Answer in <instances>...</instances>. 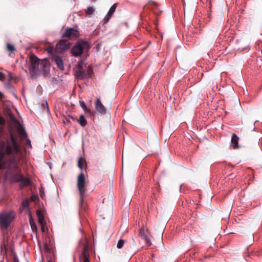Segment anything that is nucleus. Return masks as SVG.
I'll use <instances>...</instances> for the list:
<instances>
[{"instance_id":"obj_1","label":"nucleus","mask_w":262,"mask_h":262,"mask_svg":"<svg viewBox=\"0 0 262 262\" xmlns=\"http://www.w3.org/2000/svg\"><path fill=\"white\" fill-rule=\"evenodd\" d=\"M20 151V146L18 143L17 138L13 133L11 132L9 134V138L5 141H0V169L5 167V164L3 162V160L5 156H12L13 157L9 161L7 169L11 168V170L18 171L19 168L18 166V161L15 156L19 154Z\"/></svg>"},{"instance_id":"obj_27","label":"nucleus","mask_w":262,"mask_h":262,"mask_svg":"<svg viewBox=\"0 0 262 262\" xmlns=\"http://www.w3.org/2000/svg\"><path fill=\"white\" fill-rule=\"evenodd\" d=\"M46 50L49 54H52L55 49L53 46H49L46 48Z\"/></svg>"},{"instance_id":"obj_24","label":"nucleus","mask_w":262,"mask_h":262,"mask_svg":"<svg viewBox=\"0 0 262 262\" xmlns=\"http://www.w3.org/2000/svg\"><path fill=\"white\" fill-rule=\"evenodd\" d=\"M7 50L10 52H13L15 50V47L13 45L8 43L7 45Z\"/></svg>"},{"instance_id":"obj_37","label":"nucleus","mask_w":262,"mask_h":262,"mask_svg":"<svg viewBox=\"0 0 262 262\" xmlns=\"http://www.w3.org/2000/svg\"><path fill=\"white\" fill-rule=\"evenodd\" d=\"M48 262H52L50 260H49Z\"/></svg>"},{"instance_id":"obj_4","label":"nucleus","mask_w":262,"mask_h":262,"mask_svg":"<svg viewBox=\"0 0 262 262\" xmlns=\"http://www.w3.org/2000/svg\"><path fill=\"white\" fill-rule=\"evenodd\" d=\"M85 177L82 171L77 177V187L79 193V208L81 210H85L86 204L84 203V199L86 197Z\"/></svg>"},{"instance_id":"obj_9","label":"nucleus","mask_w":262,"mask_h":262,"mask_svg":"<svg viewBox=\"0 0 262 262\" xmlns=\"http://www.w3.org/2000/svg\"><path fill=\"white\" fill-rule=\"evenodd\" d=\"M78 31L73 28H68L65 29L61 35L62 37L72 38L78 36Z\"/></svg>"},{"instance_id":"obj_13","label":"nucleus","mask_w":262,"mask_h":262,"mask_svg":"<svg viewBox=\"0 0 262 262\" xmlns=\"http://www.w3.org/2000/svg\"><path fill=\"white\" fill-rule=\"evenodd\" d=\"M95 108L97 112L101 114H105L106 113V110L103 104L101 103L100 98H97L95 103Z\"/></svg>"},{"instance_id":"obj_25","label":"nucleus","mask_w":262,"mask_h":262,"mask_svg":"<svg viewBox=\"0 0 262 262\" xmlns=\"http://www.w3.org/2000/svg\"><path fill=\"white\" fill-rule=\"evenodd\" d=\"M124 243H125V241L123 239H121L119 240L117 245V247L118 249H121V248L123 247Z\"/></svg>"},{"instance_id":"obj_21","label":"nucleus","mask_w":262,"mask_h":262,"mask_svg":"<svg viewBox=\"0 0 262 262\" xmlns=\"http://www.w3.org/2000/svg\"><path fill=\"white\" fill-rule=\"evenodd\" d=\"M77 122L79 123V124L82 126H85L87 124V121L85 119L84 115H81L79 116V118L77 120Z\"/></svg>"},{"instance_id":"obj_19","label":"nucleus","mask_w":262,"mask_h":262,"mask_svg":"<svg viewBox=\"0 0 262 262\" xmlns=\"http://www.w3.org/2000/svg\"><path fill=\"white\" fill-rule=\"evenodd\" d=\"M36 215L38 217V221L39 224L41 225H42V224H43V222H44V219H45L43 214L41 213V211H40L39 210H37L36 211Z\"/></svg>"},{"instance_id":"obj_35","label":"nucleus","mask_w":262,"mask_h":262,"mask_svg":"<svg viewBox=\"0 0 262 262\" xmlns=\"http://www.w3.org/2000/svg\"><path fill=\"white\" fill-rule=\"evenodd\" d=\"M158 18H157L156 20H155V21H154V23L156 25H157L158 24Z\"/></svg>"},{"instance_id":"obj_14","label":"nucleus","mask_w":262,"mask_h":262,"mask_svg":"<svg viewBox=\"0 0 262 262\" xmlns=\"http://www.w3.org/2000/svg\"><path fill=\"white\" fill-rule=\"evenodd\" d=\"M117 3H115L110 9L107 14L104 18V23L106 24L108 22L109 20L114 13L117 7Z\"/></svg>"},{"instance_id":"obj_18","label":"nucleus","mask_w":262,"mask_h":262,"mask_svg":"<svg viewBox=\"0 0 262 262\" xmlns=\"http://www.w3.org/2000/svg\"><path fill=\"white\" fill-rule=\"evenodd\" d=\"M29 223L31 228V230L32 232L37 235V227L36 225V223L34 220V219L32 218L31 214H29Z\"/></svg>"},{"instance_id":"obj_32","label":"nucleus","mask_w":262,"mask_h":262,"mask_svg":"<svg viewBox=\"0 0 262 262\" xmlns=\"http://www.w3.org/2000/svg\"><path fill=\"white\" fill-rule=\"evenodd\" d=\"M13 260H14V262H19L18 258L17 255L15 254H14L13 255Z\"/></svg>"},{"instance_id":"obj_7","label":"nucleus","mask_w":262,"mask_h":262,"mask_svg":"<svg viewBox=\"0 0 262 262\" xmlns=\"http://www.w3.org/2000/svg\"><path fill=\"white\" fill-rule=\"evenodd\" d=\"M14 219L13 212L11 211L0 214V226L2 229H7Z\"/></svg>"},{"instance_id":"obj_26","label":"nucleus","mask_w":262,"mask_h":262,"mask_svg":"<svg viewBox=\"0 0 262 262\" xmlns=\"http://www.w3.org/2000/svg\"><path fill=\"white\" fill-rule=\"evenodd\" d=\"M80 104L82 108H83L84 111L87 113H89L90 110L88 109L85 105V103L83 101H80Z\"/></svg>"},{"instance_id":"obj_12","label":"nucleus","mask_w":262,"mask_h":262,"mask_svg":"<svg viewBox=\"0 0 262 262\" xmlns=\"http://www.w3.org/2000/svg\"><path fill=\"white\" fill-rule=\"evenodd\" d=\"M148 7L151 9L157 16L162 14V12L160 10L159 6L157 3L151 1H149L148 2Z\"/></svg>"},{"instance_id":"obj_3","label":"nucleus","mask_w":262,"mask_h":262,"mask_svg":"<svg viewBox=\"0 0 262 262\" xmlns=\"http://www.w3.org/2000/svg\"><path fill=\"white\" fill-rule=\"evenodd\" d=\"M9 169L7 170L6 174L8 176L10 181L12 183L20 182L19 188L20 189L28 187L32 184V180L30 178L25 177L21 172V169L19 168L18 171Z\"/></svg>"},{"instance_id":"obj_17","label":"nucleus","mask_w":262,"mask_h":262,"mask_svg":"<svg viewBox=\"0 0 262 262\" xmlns=\"http://www.w3.org/2000/svg\"><path fill=\"white\" fill-rule=\"evenodd\" d=\"M17 132L21 139L27 138V133L23 125L19 124L17 128Z\"/></svg>"},{"instance_id":"obj_33","label":"nucleus","mask_w":262,"mask_h":262,"mask_svg":"<svg viewBox=\"0 0 262 262\" xmlns=\"http://www.w3.org/2000/svg\"><path fill=\"white\" fill-rule=\"evenodd\" d=\"M41 231L42 232H45L46 231V229H45V228L44 227V226H43V224H42V225H41Z\"/></svg>"},{"instance_id":"obj_28","label":"nucleus","mask_w":262,"mask_h":262,"mask_svg":"<svg viewBox=\"0 0 262 262\" xmlns=\"http://www.w3.org/2000/svg\"><path fill=\"white\" fill-rule=\"evenodd\" d=\"M94 12V9L92 7H89L88 8L87 10H86V14L87 15H90L91 14H92Z\"/></svg>"},{"instance_id":"obj_30","label":"nucleus","mask_w":262,"mask_h":262,"mask_svg":"<svg viewBox=\"0 0 262 262\" xmlns=\"http://www.w3.org/2000/svg\"><path fill=\"white\" fill-rule=\"evenodd\" d=\"M26 145L28 146V147H31L32 146H31L30 140L28 138H26Z\"/></svg>"},{"instance_id":"obj_34","label":"nucleus","mask_w":262,"mask_h":262,"mask_svg":"<svg viewBox=\"0 0 262 262\" xmlns=\"http://www.w3.org/2000/svg\"><path fill=\"white\" fill-rule=\"evenodd\" d=\"M4 97V94L2 92H0V99L3 98Z\"/></svg>"},{"instance_id":"obj_8","label":"nucleus","mask_w":262,"mask_h":262,"mask_svg":"<svg viewBox=\"0 0 262 262\" xmlns=\"http://www.w3.org/2000/svg\"><path fill=\"white\" fill-rule=\"evenodd\" d=\"M70 42L66 39L60 40L56 45L55 48L56 53H62L68 50L70 47Z\"/></svg>"},{"instance_id":"obj_31","label":"nucleus","mask_w":262,"mask_h":262,"mask_svg":"<svg viewBox=\"0 0 262 262\" xmlns=\"http://www.w3.org/2000/svg\"><path fill=\"white\" fill-rule=\"evenodd\" d=\"M5 78V76L4 73L0 72V80H3Z\"/></svg>"},{"instance_id":"obj_10","label":"nucleus","mask_w":262,"mask_h":262,"mask_svg":"<svg viewBox=\"0 0 262 262\" xmlns=\"http://www.w3.org/2000/svg\"><path fill=\"white\" fill-rule=\"evenodd\" d=\"M79 258L82 262H90L89 246L86 243L84 244L83 251Z\"/></svg>"},{"instance_id":"obj_29","label":"nucleus","mask_w":262,"mask_h":262,"mask_svg":"<svg viewBox=\"0 0 262 262\" xmlns=\"http://www.w3.org/2000/svg\"><path fill=\"white\" fill-rule=\"evenodd\" d=\"M43 250H44V252L45 253H50V249L49 246L48 245V244L46 243L44 245Z\"/></svg>"},{"instance_id":"obj_20","label":"nucleus","mask_w":262,"mask_h":262,"mask_svg":"<svg viewBox=\"0 0 262 262\" xmlns=\"http://www.w3.org/2000/svg\"><path fill=\"white\" fill-rule=\"evenodd\" d=\"M7 245L5 243H2L1 245V253L3 257L7 255Z\"/></svg>"},{"instance_id":"obj_5","label":"nucleus","mask_w":262,"mask_h":262,"mask_svg":"<svg viewBox=\"0 0 262 262\" xmlns=\"http://www.w3.org/2000/svg\"><path fill=\"white\" fill-rule=\"evenodd\" d=\"M89 49V42L87 41L80 40L78 41L72 47L71 52L73 56L78 57L83 53L84 50H88Z\"/></svg>"},{"instance_id":"obj_23","label":"nucleus","mask_w":262,"mask_h":262,"mask_svg":"<svg viewBox=\"0 0 262 262\" xmlns=\"http://www.w3.org/2000/svg\"><path fill=\"white\" fill-rule=\"evenodd\" d=\"M21 205L24 209H27L29 206V203L27 200H24L21 203Z\"/></svg>"},{"instance_id":"obj_22","label":"nucleus","mask_w":262,"mask_h":262,"mask_svg":"<svg viewBox=\"0 0 262 262\" xmlns=\"http://www.w3.org/2000/svg\"><path fill=\"white\" fill-rule=\"evenodd\" d=\"M84 165L86 167V163L85 159H83L82 158L80 157L78 161V166L81 169V171L82 170Z\"/></svg>"},{"instance_id":"obj_15","label":"nucleus","mask_w":262,"mask_h":262,"mask_svg":"<svg viewBox=\"0 0 262 262\" xmlns=\"http://www.w3.org/2000/svg\"><path fill=\"white\" fill-rule=\"evenodd\" d=\"M139 235L142 239L145 241L146 244L149 245L151 244L150 238L148 236L147 230H146L143 227H141L140 229Z\"/></svg>"},{"instance_id":"obj_11","label":"nucleus","mask_w":262,"mask_h":262,"mask_svg":"<svg viewBox=\"0 0 262 262\" xmlns=\"http://www.w3.org/2000/svg\"><path fill=\"white\" fill-rule=\"evenodd\" d=\"M52 61L54 62L57 65L58 69L63 71L64 70V66L63 60L60 56L53 54L51 57Z\"/></svg>"},{"instance_id":"obj_36","label":"nucleus","mask_w":262,"mask_h":262,"mask_svg":"<svg viewBox=\"0 0 262 262\" xmlns=\"http://www.w3.org/2000/svg\"><path fill=\"white\" fill-rule=\"evenodd\" d=\"M40 193H41V190H40ZM43 195H44L43 192H42V193H40V196H41V198H42Z\"/></svg>"},{"instance_id":"obj_6","label":"nucleus","mask_w":262,"mask_h":262,"mask_svg":"<svg viewBox=\"0 0 262 262\" xmlns=\"http://www.w3.org/2000/svg\"><path fill=\"white\" fill-rule=\"evenodd\" d=\"M92 70L89 67L86 70H83L81 63H79L77 69L75 71V75L78 79H83L91 77Z\"/></svg>"},{"instance_id":"obj_16","label":"nucleus","mask_w":262,"mask_h":262,"mask_svg":"<svg viewBox=\"0 0 262 262\" xmlns=\"http://www.w3.org/2000/svg\"><path fill=\"white\" fill-rule=\"evenodd\" d=\"M238 137L235 134H233L231 137V146L234 149H237L239 147L238 145Z\"/></svg>"},{"instance_id":"obj_2","label":"nucleus","mask_w":262,"mask_h":262,"mask_svg":"<svg viewBox=\"0 0 262 262\" xmlns=\"http://www.w3.org/2000/svg\"><path fill=\"white\" fill-rule=\"evenodd\" d=\"M29 71L32 78H36L40 72L45 77L50 76V64L47 59L40 60L34 54H31L29 58Z\"/></svg>"}]
</instances>
